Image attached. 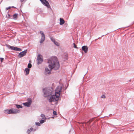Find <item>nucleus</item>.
Here are the masks:
<instances>
[{"label": "nucleus", "instance_id": "nucleus-1", "mask_svg": "<svg viewBox=\"0 0 134 134\" xmlns=\"http://www.w3.org/2000/svg\"><path fill=\"white\" fill-rule=\"evenodd\" d=\"M48 62L49 63L48 67L50 70L47 68H46L45 74H49L51 73V70L53 69L55 70H57L59 68V62L56 57L53 56L50 58L48 60Z\"/></svg>", "mask_w": 134, "mask_h": 134}, {"label": "nucleus", "instance_id": "nucleus-2", "mask_svg": "<svg viewBox=\"0 0 134 134\" xmlns=\"http://www.w3.org/2000/svg\"><path fill=\"white\" fill-rule=\"evenodd\" d=\"M62 88V87L61 86H59L57 87L55 90V94H53L49 98V102L56 101L59 99L60 93Z\"/></svg>", "mask_w": 134, "mask_h": 134}, {"label": "nucleus", "instance_id": "nucleus-3", "mask_svg": "<svg viewBox=\"0 0 134 134\" xmlns=\"http://www.w3.org/2000/svg\"><path fill=\"white\" fill-rule=\"evenodd\" d=\"M43 92L44 97H47L49 96L51 97L52 96L53 94V93L54 92V91H53L52 88H45L43 89ZM49 98V97L48 98V100Z\"/></svg>", "mask_w": 134, "mask_h": 134}, {"label": "nucleus", "instance_id": "nucleus-4", "mask_svg": "<svg viewBox=\"0 0 134 134\" xmlns=\"http://www.w3.org/2000/svg\"><path fill=\"white\" fill-rule=\"evenodd\" d=\"M6 46L8 48L12 50L18 51H21L22 50V49H21V48H18L16 47L11 46L9 45H7Z\"/></svg>", "mask_w": 134, "mask_h": 134}, {"label": "nucleus", "instance_id": "nucleus-5", "mask_svg": "<svg viewBox=\"0 0 134 134\" xmlns=\"http://www.w3.org/2000/svg\"><path fill=\"white\" fill-rule=\"evenodd\" d=\"M42 56L40 54H39L37 57V64L38 65L41 63L43 62V59L42 58Z\"/></svg>", "mask_w": 134, "mask_h": 134}, {"label": "nucleus", "instance_id": "nucleus-6", "mask_svg": "<svg viewBox=\"0 0 134 134\" xmlns=\"http://www.w3.org/2000/svg\"><path fill=\"white\" fill-rule=\"evenodd\" d=\"M27 52V50L26 49L23 51H22L19 54L18 56L19 58L22 57L26 55Z\"/></svg>", "mask_w": 134, "mask_h": 134}, {"label": "nucleus", "instance_id": "nucleus-7", "mask_svg": "<svg viewBox=\"0 0 134 134\" xmlns=\"http://www.w3.org/2000/svg\"><path fill=\"white\" fill-rule=\"evenodd\" d=\"M40 34L41 35V39L40 41V42L42 43L44 41L45 39V36L42 31H40Z\"/></svg>", "mask_w": 134, "mask_h": 134}, {"label": "nucleus", "instance_id": "nucleus-8", "mask_svg": "<svg viewBox=\"0 0 134 134\" xmlns=\"http://www.w3.org/2000/svg\"><path fill=\"white\" fill-rule=\"evenodd\" d=\"M41 2L44 4V5L47 7V8H49V5L48 2L46 1V0H40Z\"/></svg>", "mask_w": 134, "mask_h": 134}, {"label": "nucleus", "instance_id": "nucleus-9", "mask_svg": "<svg viewBox=\"0 0 134 134\" xmlns=\"http://www.w3.org/2000/svg\"><path fill=\"white\" fill-rule=\"evenodd\" d=\"M82 49L84 52L85 53H86L87 52L88 48L87 46H84L82 47Z\"/></svg>", "mask_w": 134, "mask_h": 134}, {"label": "nucleus", "instance_id": "nucleus-10", "mask_svg": "<svg viewBox=\"0 0 134 134\" xmlns=\"http://www.w3.org/2000/svg\"><path fill=\"white\" fill-rule=\"evenodd\" d=\"M11 109L12 111V112H11L12 114H16L19 113L20 112V111L19 110L16 109Z\"/></svg>", "mask_w": 134, "mask_h": 134}, {"label": "nucleus", "instance_id": "nucleus-11", "mask_svg": "<svg viewBox=\"0 0 134 134\" xmlns=\"http://www.w3.org/2000/svg\"><path fill=\"white\" fill-rule=\"evenodd\" d=\"M18 17V14L15 13L13 15L12 18L15 20H16Z\"/></svg>", "mask_w": 134, "mask_h": 134}, {"label": "nucleus", "instance_id": "nucleus-12", "mask_svg": "<svg viewBox=\"0 0 134 134\" xmlns=\"http://www.w3.org/2000/svg\"><path fill=\"white\" fill-rule=\"evenodd\" d=\"M60 25H62L64 24L65 21L64 20L63 18H60Z\"/></svg>", "mask_w": 134, "mask_h": 134}, {"label": "nucleus", "instance_id": "nucleus-13", "mask_svg": "<svg viewBox=\"0 0 134 134\" xmlns=\"http://www.w3.org/2000/svg\"><path fill=\"white\" fill-rule=\"evenodd\" d=\"M23 104L25 106H26L27 107H29L30 106L31 104H30L28 102H27L23 103Z\"/></svg>", "mask_w": 134, "mask_h": 134}, {"label": "nucleus", "instance_id": "nucleus-14", "mask_svg": "<svg viewBox=\"0 0 134 134\" xmlns=\"http://www.w3.org/2000/svg\"><path fill=\"white\" fill-rule=\"evenodd\" d=\"M30 69L28 68H26L25 69V71L26 72V75H27L29 73Z\"/></svg>", "mask_w": 134, "mask_h": 134}, {"label": "nucleus", "instance_id": "nucleus-15", "mask_svg": "<svg viewBox=\"0 0 134 134\" xmlns=\"http://www.w3.org/2000/svg\"><path fill=\"white\" fill-rule=\"evenodd\" d=\"M33 129V128H31L29 129H28L27 131V133L29 134L32 131Z\"/></svg>", "mask_w": 134, "mask_h": 134}, {"label": "nucleus", "instance_id": "nucleus-16", "mask_svg": "<svg viewBox=\"0 0 134 134\" xmlns=\"http://www.w3.org/2000/svg\"><path fill=\"white\" fill-rule=\"evenodd\" d=\"M15 105H16V107L18 109L22 108V106L16 104H15Z\"/></svg>", "mask_w": 134, "mask_h": 134}, {"label": "nucleus", "instance_id": "nucleus-17", "mask_svg": "<svg viewBox=\"0 0 134 134\" xmlns=\"http://www.w3.org/2000/svg\"><path fill=\"white\" fill-rule=\"evenodd\" d=\"M42 119L40 121V123L41 124H43V123L45 121L46 119Z\"/></svg>", "mask_w": 134, "mask_h": 134}, {"label": "nucleus", "instance_id": "nucleus-18", "mask_svg": "<svg viewBox=\"0 0 134 134\" xmlns=\"http://www.w3.org/2000/svg\"><path fill=\"white\" fill-rule=\"evenodd\" d=\"M53 42L56 46H59V44L58 43L57 41H55V40H54Z\"/></svg>", "mask_w": 134, "mask_h": 134}, {"label": "nucleus", "instance_id": "nucleus-19", "mask_svg": "<svg viewBox=\"0 0 134 134\" xmlns=\"http://www.w3.org/2000/svg\"><path fill=\"white\" fill-rule=\"evenodd\" d=\"M28 102L29 103H30V104L31 105V103H32V100H31V98H28Z\"/></svg>", "mask_w": 134, "mask_h": 134}, {"label": "nucleus", "instance_id": "nucleus-20", "mask_svg": "<svg viewBox=\"0 0 134 134\" xmlns=\"http://www.w3.org/2000/svg\"><path fill=\"white\" fill-rule=\"evenodd\" d=\"M41 116L42 118V119H46L45 116L43 114H41Z\"/></svg>", "mask_w": 134, "mask_h": 134}, {"label": "nucleus", "instance_id": "nucleus-21", "mask_svg": "<svg viewBox=\"0 0 134 134\" xmlns=\"http://www.w3.org/2000/svg\"><path fill=\"white\" fill-rule=\"evenodd\" d=\"M12 112V109H9L8 110V112L7 113V114H12L11 112Z\"/></svg>", "mask_w": 134, "mask_h": 134}, {"label": "nucleus", "instance_id": "nucleus-22", "mask_svg": "<svg viewBox=\"0 0 134 134\" xmlns=\"http://www.w3.org/2000/svg\"><path fill=\"white\" fill-rule=\"evenodd\" d=\"M27 67L29 68H31L32 67V65L30 63L28 65Z\"/></svg>", "mask_w": 134, "mask_h": 134}, {"label": "nucleus", "instance_id": "nucleus-23", "mask_svg": "<svg viewBox=\"0 0 134 134\" xmlns=\"http://www.w3.org/2000/svg\"><path fill=\"white\" fill-rule=\"evenodd\" d=\"M105 96L104 94L102 95L101 97V98H105Z\"/></svg>", "mask_w": 134, "mask_h": 134}, {"label": "nucleus", "instance_id": "nucleus-24", "mask_svg": "<svg viewBox=\"0 0 134 134\" xmlns=\"http://www.w3.org/2000/svg\"><path fill=\"white\" fill-rule=\"evenodd\" d=\"M53 113L54 115H57V113L56 111H54L53 112Z\"/></svg>", "mask_w": 134, "mask_h": 134}, {"label": "nucleus", "instance_id": "nucleus-25", "mask_svg": "<svg viewBox=\"0 0 134 134\" xmlns=\"http://www.w3.org/2000/svg\"><path fill=\"white\" fill-rule=\"evenodd\" d=\"M74 45V47L76 48H77L78 49V48L76 46V45L75 44V43H73V44Z\"/></svg>", "mask_w": 134, "mask_h": 134}, {"label": "nucleus", "instance_id": "nucleus-26", "mask_svg": "<svg viewBox=\"0 0 134 134\" xmlns=\"http://www.w3.org/2000/svg\"><path fill=\"white\" fill-rule=\"evenodd\" d=\"M36 125H37L38 126H40V124L39 122H36Z\"/></svg>", "mask_w": 134, "mask_h": 134}, {"label": "nucleus", "instance_id": "nucleus-27", "mask_svg": "<svg viewBox=\"0 0 134 134\" xmlns=\"http://www.w3.org/2000/svg\"><path fill=\"white\" fill-rule=\"evenodd\" d=\"M8 109H7V110H4V113L6 114H7V113H8Z\"/></svg>", "mask_w": 134, "mask_h": 134}, {"label": "nucleus", "instance_id": "nucleus-28", "mask_svg": "<svg viewBox=\"0 0 134 134\" xmlns=\"http://www.w3.org/2000/svg\"><path fill=\"white\" fill-rule=\"evenodd\" d=\"M0 59H1V62H2L3 61V60H4L3 58H1Z\"/></svg>", "mask_w": 134, "mask_h": 134}, {"label": "nucleus", "instance_id": "nucleus-29", "mask_svg": "<svg viewBox=\"0 0 134 134\" xmlns=\"http://www.w3.org/2000/svg\"><path fill=\"white\" fill-rule=\"evenodd\" d=\"M15 8L13 6L12 7H8L7 8H9H9Z\"/></svg>", "mask_w": 134, "mask_h": 134}, {"label": "nucleus", "instance_id": "nucleus-30", "mask_svg": "<svg viewBox=\"0 0 134 134\" xmlns=\"http://www.w3.org/2000/svg\"><path fill=\"white\" fill-rule=\"evenodd\" d=\"M7 17L8 18H10V15L9 14V13H8V15H7Z\"/></svg>", "mask_w": 134, "mask_h": 134}, {"label": "nucleus", "instance_id": "nucleus-31", "mask_svg": "<svg viewBox=\"0 0 134 134\" xmlns=\"http://www.w3.org/2000/svg\"><path fill=\"white\" fill-rule=\"evenodd\" d=\"M51 40L53 42L54 41V39L52 38H51Z\"/></svg>", "mask_w": 134, "mask_h": 134}, {"label": "nucleus", "instance_id": "nucleus-32", "mask_svg": "<svg viewBox=\"0 0 134 134\" xmlns=\"http://www.w3.org/2000/svg\"><path fill=\"white\" fill-rule=\"evenodd\" d=\"M24 0H20V1H21V2H23V1H24Z\"/></svg>", "mask_w": 134, "mask_h": 134}, {"label": "nucleus", "instance_id": "nucleus-33", "mask_svg": "<svg viewBox=\"0 0 134 134\" xmlns=\"http://www.w3.org/2000/svg\"><path fill=\"white\" fill-rule=\"evenodd\" d=\"M97 40V39H96L95 40V41H96V40Z\"/></svg>", "mask_w": 134, "mask_h": 134}, {"label": "nucleus", "instance_id": "nucleus-34", "mask_svg": "<svg viewBox=\"0 0 134 134\" xmlns=\"http://www.w3.org/2000/svg\"><path fill=\"white\" fill-rule=\"evenodd\" d=\"M98 39H100V38L99 37L98 38Z\"/></svg>", "mask_w": 134, "mask_h": 134}, {"label": "nucleus", "instance_id": "nucleus-35", "mask_svg": "<svg viewBox=\"0 0 134 134\" xmlns=\"http://www.w3.org/2000/svg\"><path fill=\"white\" fill-rule=\"evenodd\" d=\"M38 9L39 10H40V9Z\"/></svg>", "mask_w": 134, "mask_h": 134}, {"label": "nucleus", "instance_id": "nucleus-36", "mask_svg": "<svg viewBox=\"0 0 134 134\" xmlns=\"http://www.w3.org/2000/svg\"><path fill=\"white\" fill-rule=\"evenodd\" d=\"M35 131V130H34V131Z\"/></svg>", "mask_w": 134, "mask_h": 134}, {"label": "nucleus", "instance_id": "nucleus-37", "mask_svg": "<svg viewBox=\"0 0 134 134\" xmlns=\"http://www.w3.org/2000/svg\"><path fill=\"white\" fill-rule=\"evenodd\" d=\"M7 9V10L8 9Z\"/></svg>", "mask_w": 134, "mask_h": 134}]
</instances>
